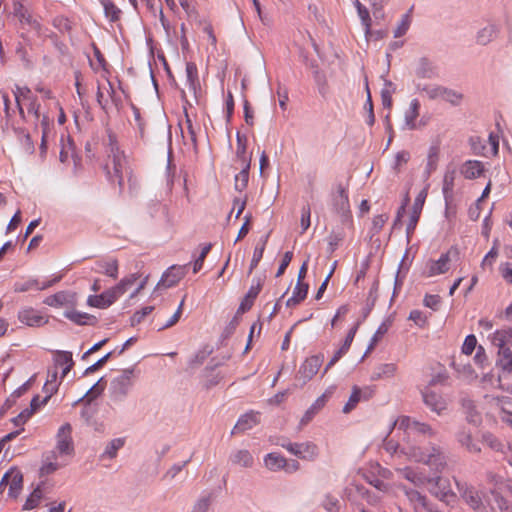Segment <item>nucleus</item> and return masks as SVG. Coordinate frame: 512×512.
Returning a JSON list of instances; mask_svg holds the SVG:
<instances>
[{"mask_svg": "<svg viewBox=\"0 0 512 512\" xmlns=\"http://www.w3.org/2000/svg\"><path fill=\"white\" fill-rule=\"evenodd\" d=\"M396 431L403 444L389 439L384 443V449L390 454L396 465V471L406 480L416 486L429 484V491L441 501L451 504L455 501V494L452 492L447 479L441 477L428 478L422 471H416L410 466L401 467L404 461L425 463L436 470L445 464L444 456L437 448H432L430 453L422 451L420 447L411 443L412 438L421 435H430L432 429L429 425L421 423L406 415L396 417L389 426L388 433Z\"/></svg>", "mask_w": 512, "mask_h": 512, "instance_id": "obj_1", "label": "nucleus"}, {"mask_svg": "<svg viewBox=\"0 0 512 512\" xmlns=\"http://www.w3.org/2000/svg\"><path fill=\"white\" fill-rule=\"evenodd\" d=\"M16 107L18 109L19 115L22 119H25L24 106L27 107L28 113L34 117L35 122H40L43 129L42 136V147L44 146L46 132L49 129L50 123L52 121L51 117L48 114H43L41 116L40 113V104L38 103L37 97L32 93L31 89L27 86H19L15 85L12 90Z\"/></svg>", "mask_w": 512, "mask_h": 512, "instance_id": "obj_2", "label": "nucleus"}, {"mask_svg": "<svg viewBox=\"0 0 512 512\" xmlns=\"http://www.w3.org/2000/svg\"><path fill=\"white\" fill-rule=\"evenodd\" d=\"M348 183L343 181L335 182L330 192V206L333 213L340 219L342 224H351L352 215L348 197Z\"/></svg>", "mask_w": 512, "mask_h": 512, "instance_id": "obj_3", "label": "nucleus"}, {"mask_svg": "<svg viewBox=\"0 0 512 512\" xmlns=\"http://www.w3.org/2000/svg\"><path fill=\"white\" fill-rule=\"evenodd\" d=\"M96 53L98 55V60L105 71V73L102 75L103 81H97L96 99L99 106L106 111L111 103L117 106L118 99L115 96L114 87L106 75L105 60L98 50Z\"/></svg>", "mask_w": 512, "mask_h": 512, "instance_id": "obj_4", "label": "nucleus"}, {"mask_svg": "<svg viewBox=\"0 0 512 512\" xmlns=\"http://www.w3.org/2000/svg\"><path fill=\"white\" fill-rule=\"evenodd\" d=\"M110 152L111 154L109 155V160L106 164L107 172L110 175L113 173V176L118 181L119 185H122L123 174L127 168L126 156L114 143H111Z\"/></svg>", "mask_w": 512, "mask_h": 512, "instance_id": "obj_5", "label": "nucleus"}, {"mask_svg": "<svg viewBox=\"0 0 512 512\" xmlns=\"http://www.w3.org/2000/svg\"><path fill=\"white\" fill-rule=\"evenodd\" d=\"M323 360L324 356L321 354L312 355L305 359L296 376V381L300 386L305 385L318 373L323 364Z\"/></svg>", "mask_w": 512, "mask_h": 512, "instance_id": "obj_6", "label": "nucleus"}, {"mask_svg": "<svg viewBox=\"0 0 512 512\" xmlns=\"http://www.w3.org/2000/svg\"><path fill=\"white\" fill-rule=\"evenodd\" d=\"M187 273V265H172L161 276L156 290L168 289L176 286Z\"/></svg>", "mask_w": 512, "mask_h": 512, "instance_id": "obj_7", "label": "nucleus"}, {"mask_svg": "<svg viewBox=\"0 0 512 512\" xmlns=\"http://www.w3.org/2000/svg\"><path fill=\"white\" fill-rule=\"evenodd\" d=\"M71 434L72 427L69 423H65L58 430L56 436V452L60 457L72 456L74 453V445Z\"/></svg>", "mask_w": 512, "mask_h": 512, "instance_id": "obj_8", "label": "nucleus"}, {"mask_svg": "<svg viewBox=\"0 0 512 512\" xmlns=\"http://www.w3.org/2000/svg\"><path fill=\"white\" fill-rule=\"evenodd\" d=\"M449 252L443 253L437 260H428L422 269V276L426 278L445 274L450 269Z\"/></svg>", "mask_w": 512, "mask_h": 512, "instance_id": "obj_9", "label": "nucleus"}, {"mask_svg": "<svg viewBox=\"0 0 512 512\" xmlns=\"http://www.w3.org/2000/svg\"><path fill=\"white\" fill-rule=\"evenodd\" d=\"M23 484V476L22 473L17 469H11L4 474L2 480L0 482V491H3L6 486H9V496L12 498H16Z\"/></svg>", "mask_w": 512, "mask_h": 512, "instance_id": "obj_10", "label": "nucleus"}, {"mask_svg": "<svg viewBox=\"0 0 512 512\" xmlns=\"http://www.w3.org/2000/svg\"><path fill=\"white\" fill-rule=\"evenodd\" d=\"M427 195H428V185L425 186L418 193V195L416 196V198L414 200V203H413V206H412V210H411V213H410V217H409V222H408L407 228H406L407 236L408 237H410V235L413 233V231L416 228V225H417L418 220L420 218V214L422 212V209H423L424 203L426 201Z\"/></svg>", "mask_w": 512, "mask_h": 512, "instance_id": "obj_11", "label": "nucleus"}, {"mask_svg": "<svg viewBox=\"0 0 512 512\" xmlns=\"http://www.w3.org/2000/svg\"><path fill=\"white\" fill-rule=\"evenodd\" d=\"M133 377V369L123 370L122 373L111 382L112 393L119 397L126 396L133 385Z\"/></svg>", "mask_w": 512, "mask_h": 512, "instance_id": "obj_12", "label": "nucleus"}, {"mask_svg": "<svg viewBox=\"0 0 512 512\" xmlns=\"http://www.w3.org/2000/svg\"><path fill=\"white\" fill-rule=\"evenodd\" d=\"M290 453L305 461H313L318 457V446L312 442H298L290 444Z\"/></svg>", "mask_w": 512, "mask_h": 512, "instance_id": "obj_13", "label": "nucleus"}, {"mask_svg": "<svg viewBox=\"0 0 512 512\" xmlns=\"http://www.w3.org/2000/svg\"><path fill=\"white\" fill-rule=\"evenodd\" d=\"M420 107V101L416 98L409 102V105L403 114V129L416 130L421 127V124L417 122L420 114ZM424 125L425 123L422 124V126Z\"/></svg>", "mask_w": 512, "mask_h": 512, "instance_id": "obj_14", "label": "nucleus"}, {"mask_svg": "<svg viewBox=\"0 0 512 512\" xmlns=\"http://www.w3.org/2000/svg\"><path fill=\"white\" fill-rule=\"evenodd\" d=\"M43 302L54 308L73 307L76 304V294L69 291H59L47 296Z\"/></svg>", "mask_w": 512, "mask_h": 512, "instance_id": "obj_15", "label": "nucleus"}, {"mask_svg": "<svg viewBox=\"0 0 512 512\" xmlns=\"http://www.w3.org/2000/svg\"><path fill=\"white\" fill-rule=\"evenodd\" d=\"M140 278L138 273H132L122 278L116 285L107 289L110 297L115 303L121 296H123Z\"/></svg>", "mask_w": 512, "mask_h": 512, "instance_id": "obj_16", "label": "nucleus"}, {"mask_svg": "<svg viewBox=\"0 0 512 512\" xmlns=\"http://www.w3.org/2000/svg\"><path fill=\"white\" fill-rule=\"evenodd\" d=\"M424 403L437 414L446 409V401L431 387H426L422 392Z\"/></svg>", "mask_w": 512, "mask_h": 512, "instance_id": "obj_17", "label": "nucleus"}, {"mask_svg": "<svg viewBox=\"0 0 512 512\" xmlns=\"http://www.w3.org/2000/svg\"><path fill=\"white\" fill-rule=\"evenodd\" d=\"M440 152L441 149L438 143H434L428 148L423 171L425 178H429L437 170L440 160Z\"/></svg>", "mask_w": 512, "mask_h": 512, "instance_id": "obj_18", "label": "nucleus"}, {"mask_svg": "<svg viewBox=\"0 0 512 512\" xmlns=\"http://www.w3.org/2000/svg\"><path fill=\"white\" fill-rule=\"evenodd\" d=\"M18 318L20 322L31 327H40L48 322V318L41 315L33 308H26L19 312Z\"/></svg>", "mask_w": 512, "mask_h": 512, "instance_id": "obj_19", "label": "nucleus"}, {"mask_svg": "<svg viewBox=\"0 0 512 512\" xmlns=\"http://www.w3.org/2000/svg\"><path fill=\"white\" fill-rule=\"evenodd\" d=\"M261 414L256 411H249L242 415L233 428V433L245 432L260 423Z\"/></svg>", "mask_w": 512, "mask_h": 512, "instance_id": "obj_20", "label": "nucleus"}, {"mask_svg": "<svg viewBox=\"0 0 512 512\" xmlns=\"http://www.w3.org/2000/svg\"><path fill=\"white\" fill-rule=\"evenodd\" d=\"M489 341L495 347H512V328H504L494 331L488 336Z\"/></svg>", "mask_w": 512, "mask_h": 512, "instance_id": "obj_21", "label": "nucleus"}, {"mask_svg": "<svg viewBox=\"0 0 512 512\" xmlns=\"http://www.w3.org/2000/svg\"><path fill=\"white\" fill-rule=\"evenodd\" d=\"M62 279V275L54 276L51 280L45 282H39L36 279L28 280L23 284H17L16 291L25 292L30 289L45 290L54 284L58 283Z\"/></svg>", "mask_w": 512, "mask_h": 512, "instance_id": "obj_22", "label": "nucleus"}, {"mask_svg": "<svg viewBox=\"0 0 512 512\" xmlns=\"http://www.w3.org/2000/svg\"><path fill=\"white\" fill-rule=\"evenodd\" d=\"M335 387H329L316 401L315 403L305 412L301 418V426L306 425L314 417L316 412L325 404L327 398L332 395Z\"/></svg>", "mask_w": 512, "mask_h": 512, "instance_id": "obj_23", "label": "nucleus"}, {"mask_svg": "<svg viewBox=\"0 0 512 512\" xmlns=\"http://www.w3.org/2000/svg\"><path fill=\"white\" fill-rule=\"evenodd\" d=\"M496 366L505 373L512 374V351L509 347H496Z\"/></svg>", "mask_w": 512, "mask_h": 512, "instance_id": "obj_24", "label": "nucleus"}, {"mask_svg": "<svg viewBox=\"0 0 512 512\" xmlns=\"http://www.w3.org/2000/svg\"><path fill=\"white\" fill-rule=\"evenodd\" d=\"M96 272L104 274L112 279H117L119 275V264L116 259L102 260L97 262Z\"/></svg>", "mask_w": 512, "mask_h": 512, "instance_id": "obj_25", "label": "nucleus"}, {"mask_svg": "<svg viewBox=\"0 0 512 512\" xmlns=\"http://www.w3.org/2000/svg\"><path fill=\"white\" fill-rule=\"evenodd\" d=\"M246 143V137L240 133H237L236 163L250 167L251 158L246 151Z\"/></svg>", "mask_w": 512, "mask_h": 512, "instance_id": "obj_26", "label": "nucleus"}, {"mask_svg": "<svg viewBox=\"0 0 512 512\" xmlns=\"http://www.w3.org/2000/svg\"><path fill=\"white\" fill-rule=\"evenodd\" d=\"M484 171V166L480 161L469 160L465 162L461 168V174L466 179H475Z\"/></svg>", "mask_w": 512, "mask_h": 512, "instance_id": "obj_27", "label": "nucleus"}, {"mask_svg": "<svg viewBox=\"0 0 512 512\" xmlns=\"http://www.w3.org/2000/svg\"><path fill=\"white\" fill-rule=\"evenodd\" d=\"M397 373V365L394 363H384L375 368L371 375V380H380L392 378Z\"/></svg>", "mask_w": 512, "mask_h": 512, "instance_id": "obj_28", "label": "nucleus"}, {"mask_svg": "<svg viewBox=\"0 0 512 512\" xmlns=\"http://www.w3.org/2000/svg\"><path fill=\"white\" fill-rule=\"evenodd\" d=\"M354 6L357 9L358 16L361 20L363 27H364L365 38H368L370 35H372V30H371L372 20H371L369 11L364 5L361 4V2L359 0H354Z\"/></svg>", "mask_w": 512, "mask_h": 512, "instance_id": "obj_29", "label": "nucleus"}, {"mask_svg": "<svg viewBox=\"0 0 512 512\" xmlns=\"http://www.w3.org/2000/svg\"><path fill=\"white\" fill-rule=\"evenodd\" d=\"M457 439L459 443L465 447L471 453H479L480 447L473 440L472 432L470 430L462 429L457 434Z\"/></svg>", "mask_w": 512, "mask_h": 512, "instance_id": "obj_30", "label": "nucleus"}, {"mask_svg": "<svg viewBox=\"0 0 512 512\" xmlns=\"http://www.w3.org/2000/svg\"><path fill=\"white\" fill-rule=\"evenodd\" d=\"M113 300L110 297L109 291L105 290L99 295H90L87 299V304L91 307L106 309L113 304Z\"/></svg>", "mask_w": 512, "mask_h": 512, "instance_id": "obj_31", "label": "nucleus"}, {"mask_svg": "<svg viewBox=\"0 0 512 512\" xmlns=\"http://www.w3.org/2000/svg\"><path fill=\"white\" fill-rule=\"evenodd\" d=\"M265 466L271 471H279L286 467V458L277 452H271L264 458Z\"/></svg>", "mask_w": 512, "mask_h": 512, "instance_id": "obj_32", "label": "nucleus"}, {"mask_svg": "<svg viewBox=\"0 0 512 512\" xmlns=\"http://www.w3.org/2000/svg\"><path fill=\"white\" fill-rule=\"evenodd\" d=\"M496 36V28L493 25H488L477 31L475 41L477 44L485 46L488 45Z\"/></svg>", "mask_w": 512, "mask_h": 512, "instance_id": "obj_33", "label": "nucleus"}, {"mask_svg": "<svg viewBox=\"0 0 512 512\" xmlns=\"http://www.w3.org/2000/svg\"><path fill=\"white\" fill-rule=\"evenodd\" d=\"M444 87L437 84H418L417 90L431 100H438L442 97Z\"/></svg>", "mask_w": 512, "mask_h": 512, "instance_id": "obj_34", "label": "nucleus"}, {"mask_svg": "<svg viewBox=\"0 0 512 512\" xmlns=\"http://www.w3.org/2000/svg\"><path fill=\"white\" fill-rule=\"evenodd\" d=\"M55 361L57 365L64 367L62 377H65L74 365L72 353L68 351H57Z\"/></svg>", "mask_w": 512, "mask_h": 512, "instance_id": "obj_35", "label": "nucleus"}, {"mask_svg": "<svg viewBox=\"0 0 512 512\" xmlns=\"http://www.w3.org/2000/svg\"><path fill=\"white\" fill-rule=\"evenodd\" d=\"M213 497L211 494L201 496L191 507L190 512H214Z\"/></svg>", "mask_w": 512, "mask_h": 512, "instance_id": "obj_36", "label": "nucleus"}, {"mask_svg": "<svg viewBox=\"0 0 512 512\" xmlns=\"http://www.w3.org/2000/svg\"><path fill=\"white\" fill-rule=\"evenodd\" d=\"M463 407L465 409L467 421L475 426L480 424L481 414L476 409L475 404L472 401L467 400V401H464Z\"/></svg>", "mask_w": 512, "mask_h": 512, "instance_id": "obj_37", "label": "nucleus"}, {"mask_svg": "<svg viewBox=\"0 0 512 512\" xmlns=\"http://www.w3.org/2000/svg\"><path fill=\"white\" fill-rule=\"evenodd\" d=\"M404 491L408 500L411 502V504L414 505L416 512L422 509H426L427 503L425 496L421 495L418 491L412 489H405Z\"/></svg>", "mask_w": 512, "mask_h": 512, "instance_id": "obj_38", "label": "nucleus"}, {"mask_svg": "<svg viewBox=\"0 0 512 512\" xmlns=\"http://www.w3.org/2000/svg\"><path fill=\"white\" fill-rule=\"evenodd\" d=\"M233 464L240 465L242 467H251L253 465V456L248 450H239L231 457Z\"/></svg>", "mask_w": 512, "mask_h": 512, "instance_id": "obj_39", "label": "nucleus"}, {"mask_svg": "<svg viewBox=\"0 0 512 512\" xmlns=\"http://www.w3.org/2000/svg\"><path fill=\"white\" fill-rule=\"evenodd\" d=\"M238 168L240 172L235 175L234 187L237 191L242 192L248 185L250 167L239 165Z\"/></svg>", "mask_w": 512, "mask_h": 512, "instance_id": "obj_40", "label": "nucleus"}, {"mask_svg": "<svg viewBox=\"0 0 512 512\" xmlns=\"http://www.w3.org/2000/svg\"><path fill=\"white\" fill-rule=\"evenodd\" d=\"M390 325H391V321L388 320V319L383 321L379 325V327L377 328L376 332L374 333V335L372 336V338L370 340V344L368 345L367 351H371L372 349H374V347L377 345V343L387 333V331L389 330Z\"/></svg>", "mask_w": 512, "mask_h": 512, "instance_id": "obj_41", "label": "nucleus"}, {"mask_svg": "<svg viewBox=\"0 0 512 512\" xmlns=\"http://www.w3.org/2000/svg\"><path fill=\"white\" fill-rule=\"evenodd\" d=\"M467 504H469L474 510H478L482 505V499L479 492L475 489H467L463 495Z\"/></svg>", "mask_w": 512, "mask_h": 512, "instance_id": "obj_42", "label": "nucleus"}, {"mask_svg": "<svg viewBox=\"0 0 512 512\" xmlns=\"http://www.w3.org/2000/svg\"><path fill=\"white\" fill-rule=\"evenodd\" d=\"M65 316L70 319L71 321L75 322L79 325H85L90 324L95 321V317L91 316L87 313H80V312H66Z\"/></svg>", "mask_w": 512, "mask_h": 512, "instance_id": "obj_43", "label": "nucleus"}, {"mask_svg": "<svg viewBox=\"0 0 512 512\" xmlns=\"http://www.w3.org/2000/svg\"><path fill=\"white\" fill-rule=\"evenodd\" d=\"M42 497H43V492L39 487H37L36 489L33 490V492L26 499L23 509L24 510H32V509L36 508L40 504Z\"/></svg>", "mask_w": 512, "mask_h": 512, "instance_id": "obj_44", "label": "nucleus"}, {"mask_svg": "<svg viewBox=\"0 0 512 512\" xmlns=\"http://www.w3.org/2000/svg\"><path fill=\"white\" fill-rule=\"evenodd\" d=\"M458 375L468 381H474L477 378V374L470 364H457L455 366Z\"/></svg>", "mask_w": 512, "mask_h": 512, "instance_id": "obj_45", "label": "nucleus"}, {"mask_svg": "<svg viewBox=\"0 0 512 512\" xmlns=\"http://www.w3.org/2000/svg\"><path fill=\"white\" fill-rule=\"evenodd\" d=\"M410 152L406 150L399 151L395 154L392 169L396 172H400L402 167L410 160Z\"/></svg>", "mask_w": 512, "mask_h": 512, "instance_id": "obj_46", "label": "nucleus"}, {"mask_svg": "<svg viewBox=\"0 0 512 512\" xmlns=\"http://www.w3.org/2000/svg\"><path fill=\"white\" fill-rule=\"evenodd\" d=\"M308 292V285L302 282H298L294 292L293 296L290 298V304H299L302 300L306 298Z\"/></svg>", "mask_w": 512, "mask_h": 512, "instance_id": "obj_47", "label": "nucleus"}, {"mask_svg": "<svg viewBox=\"0 0 512 512\" xmlns=\"http://www.w3.org/2000/svg\"><path fill=\"white\" fill-rule=\"evenodd\" d=\"M411 18L408 14L402 15L393 34L395 38L404 36L410 28Z\"/></svg>", "mask_w": 512, "mask_h": 512, "instance_id": "obj_48", "label": "nucleus"}, {"mask_svg": "<svg viewBox=\"0 0 512 512\" xmlns=\"http://www.w3.org/2000/svg\"><path fill=\"white\" fill-rule=\"evenodd\" d=\"M498 257V240H494L493 247L491 250L484 256L481 267L483 269L485 268H492L496 258Z\"/></svg>", "mask_w": 512, "mask_h": 512, "instance_id": "obj_49", "label": "nucleus"}, {"mask_svg": "<svg viewBox=\"0 0 512 512\" xmlns=\"http://www.w3.org/2000/svg\"><path fill=\"white\" fill-rule=\"evenodd\" d=\"M18 18L22 25H27L32 29L39 30L40 24L37 20L33 19L30 13L25 9L23 12H20L15 15Z\"/></svg>", "mask_w": 512, "mask_h": 512, "instance_id": "obj_50", "label": "nucleus"}, {"mask_svg": "<svg viewBox=\"0 0 512 512\" xmlns=\"http://www.w3.org/2000/svg\"><path fill=\"white\" fill-rule=\"evenodd\" d=\"M478 342H477V338L475 335L473 334H470L468 336H466L464 342H463V345L461 347V352L464 354V355H471L478 347Z\"/></svg>", "mask_w": 512, "mask_h": 512, "instance_id": "obj_51", "label": "nucleus"}, {"mask_svg": "<svg viewBox=\"0 0 512 512\" xmlns=\"http://www.w3.org/2000/svg\"><path fill=\"white\" fill-rule=\"evenodd\" d=\"M441 99L453 105H459L463 99V96L461 93L455 90L444 87Z\"/></svg>", "mask_w": 512, "mask_h": 512, "instance_id": "obj_52", "label": "nucleus"}, {"mask_svg": "<svg viewBox=\"0 0 512 512\" xmlns=\"http://www.w3.org/2000/svg\"><path fill=\"white\" fill-rule=\"evenodd\" d=\"M124 445V439L117 438L113 439L106 447L103 456H108L109 458H114L120 448Z\"/></svg>", "mask_w": 512, "mask_h": 512, "instance_id": "obj_53", "label": "nucleus"}, {"mask_svg": "<svg viewBox=\"0 0 512 512\" xmlns=\"http://www.w3.org/2000/svg\"><path fill=\"white\" fill-rule=\"evenodd\" d=\"M105 15L111 20V21H117L119 20L121 16V10L111 1H105L103 3Z\"/></svg>", "mask_w": 512, "mask_h": 512, "instance_id": "obj_54", "label": "nucleus"}, {"mask_svg": "<svg viewBox=\"0 0 512 512\" xmlns=\"http://www.w3.org/2000/svg\"><path fill=\"white\" fill-rule=\"evenodd\" d=\"M408 318L420 328H424L428 324V316L420 310H412Z\"/></svg>", "mask_w": 512, "mask_h": 512, "instance_id": "obj_55", "label": "nucleus"}, {"mask_svg": "<svg viewBox=\"0 0 512 512\" xmlns=\"http://www.w3.org/2000/svg\"><path fill=\"white\" fill-rule=\"evenodd\" d=\"M394 92V87L391 82H385L384 88L381 91L382 104L390 108L392 105V94Z\"/></svg>", "mask_w": 512, "mask_h": 512, "instance_id": "obj_56", "label": "nucleus"}, {"mask_svg": "<svg viewBox=\"0 0 512 512\" xmlns=\"http://www.w3.org/2000/svg\"><path fill=\"white\" fill-rule=\"evenodd\" d=\"M153 309V306H146L141 310L136 311L130 319L131 325L136 326L140 324L143 321V319L153 311Z\"/></svg>", "mask_w": 512, "mask_h": 512, "instance_id": "obj_57", "label": "nucleus"}, {"mask_svg": "<svg viewBox=\"0 0 512 512\" xmlns=\"http://www.w3.org/2000/svg\"><path fill=\"white\" fill-rule=\"evenodd\" d=\"M264 249H265L264 242H259L256 244L254 251H253V256L251 259L250 270L254 269L258 265V263L260 262V260L263 257Z\"/></svg>", "mask_w": 512, "mask_h": 512, "instance_id": "obj_58", "label": "nucleus"}, {"mask_svg": "<svg viewBox=\"0 0 512 512\" xmlns=\"http://www.w3.org/2000/svg\"><path fill=\"white\" fill-rule=\"evenodd\" d=\"M361 395V390L358 387H354L352 394L343 408L344 413H349L359 402Z\"/></svg>", "mask_w": 512, "mask_h": 512, "instance_id": "obj_59", "label": "nucleus"}, {"mask_svg": "<svg viewBox=\"0 0 512 512\" xmlns=\"http://www.w3.org/2000/svg\"><path fill=\"white\" fill-rule=\"evenodd\" d=\"M211 250V244H205L202 247L200 255L196 258L194 265H193V272L197 273L202 269L204 260L206 256L208 255L209 251Z\"/></svg>", "mask_w": 512, "mask_h": 512, "instance_id": "obj_60", "label": "nucleus"}, {"mask_svg": "<svg viewBox=\"0 0 512 512\" xmlns=\"http://www.w3.org/2000/svg\"><path fill=\"white\" fill-rule=\"evenodd\" d=\"M441 298L438 295L427 294L423 299L424 306L436 311L439 309Z\"/></svg>", "mask_w": 512, "mask_h": 512, "instance_id": "obj_61", "label": "nucleus"}, {"mask_svg": "<svg viewBox=\"0 0 512 512\" xmlns=\"http://www.w3.org/2000/svg\"><path fill=\"white\" fill-rule=\"evenodd\" d=\"M66 464H67L66 460L61 461V462H58L57 460H55L54 462H46L41 468V473L49 475V474L55 472L56 470H58L60 467L65 466Z\"/></svg>", "mask_w": 512, "mask_h": 512, "instance_id": "obj_62", "label": "nucleus"}, {"mask_svg": "<svg viewBox=\"0 0 512 512\" xmlns=\"http://www.w3.org/2000/svg\"><path fill=\"white\" fill-rule=\"evenodd\" d=\"M499 272L507 283L512 284V264L510 262L501 263Z\"/></svg>", "mask_w": 512, "mask_h": 512, "instance_id": "obj_63", "label": "nucleus"}, {"mask_svg": "<svg viewBox=\"0 0 512 512\" xmlns=\"http://www.w3.org/2000/svg\"><path fill=\"white\" fill-rule=\"evenodd\" d=\"M44 389L47 392V395L43 399V403H47V401L50 399L52 394L57 390V384H56V373L52 375V379L48 380L45 385Z\"/></svg>", "mask_w": 512, "mask_h": 512, "instance_id": "obj_64", "label": "nucleus"}]
</instances>
